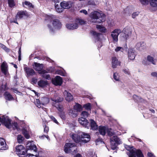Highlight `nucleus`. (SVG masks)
Returning <instances> with one entry per match:
<instances>
[{
	"label": "nucleus",
	"mask_w": 157,
	"mask_h": 157,
	"mask_svg": "<svg viewBox=\"0 0 157 157\" xmlns=\"http://www.w3.org/2000/svg\"><path fill=\"white\" fill-rule=\"evenodd\" d=\"M8 3L9 6L11 7L15 6L14 2L13 0H8Z\"/></svg>",
	"instance_id": "nucleus-48"
},
{
	"label": "nucleus",
	"mask_w": 157,
	"mask_h": 157,
	"mask_svg": "<svg viewBox=\"0 0 157 157\" xmlns=\"http://www.w3.org/2000/svg\"><path fill=\"white\" fill-rule=\"evenodd\" d=\"M147 59L148 61L151 62L153 64L156 65V60L153 57L150 56H148L147 57Z\"/></svg>",
	"instance_id": "nucleus-32"
},
{
	"label": "nucleus",
	"mask_w": 157,
	"mask_h": 157,
	"mask_svg": "<svg viewBox=\"0 0 157 157\" xmlns=\"http://www.w3.org/2000/svg\"><path fill=\"white\" fill-rule=\"evenodd\" d=\"M49 102L48 98L43 97L41 98V100L39 99H36L35 102L37 105V106L39 108L41 107V105H44L48 104Z\"/></svg>",
	"instance_id": "nucleus-10"
},
{
	"label": "nucleus",
	"mask_w": 157,
	"mask_h": 157,
	"mask_svg": "<svg viewBox=\"0 0 157 157\" xmlns=\"http://www.w3.org/2000/svg\"><path fill=\"white\" fill-rule=\"evenodd\" d=\"M121 33V30L119 29H116L111 32V35L114 41L117 42L118 41V36Z\"/></svg>",
	"instance_id": "nucleus-11"
},
{
	"label": "nucleus",
	"mask_w": 157,
	"mask_h": 157,
	"mask_svg": "<svg viewBox=\"0 0 157 157\" xmlns=\"http://www.w3.org/2000/svg\"><path fill=\"white\" fill-rule=\"evenodd\" d=\"M23 6L25 7V5L27 6V7L29 8H33V6L32 4L29 2L28 1H25L24 3H23Z\"/></svg>",
	"instance_id": "nucleus-41"
},
{
	"label": "nucleus",
	"mask_w": 157,
	"mask_h": 157,
	"mask_svg": "<svg viewBox=\"0 0 157 157\" xmlns=\"http://www.w3.org/2000/svg\"><path fill=\"white\" fill-rule=\"evenodd\" d=\"M55 107L57 108L58 110L60 112L59 116L61 118L64 120L65 119V115L64 112H63V108L62 105L56 104Z\"/></svg>",
	"instance_id": "nucleus-12"
},
{
	"label": "nucleus",
	"mask_w": 157,
	"mask_h": 157,
	"mask_svg": "<svg viewBox=\"0 0 157 157\" xmlns=\"http://www.w3.org/2000/svg\"><path fill=\"white\" fill-rule=\"evenodd\" d=\"M27 150H33L36 152L37 151V148L36 146L34 144L33 141H28L26 144Z\"/></svg>",
	"instance_id": "nucleus-13"
},
{
	"label": "nucleus",
	"mask_w": 157,
	"mask_h": 157,
	"mask_svg": "<svg viewBox=\"0 0 157 157\" xmlns=\"http://www.w3.org/2000/svg\"><path fill=\"white\" fill-rule=\"evenodd\" d=\"M10 121H11V120L10 119ZM11 126L10 128H11V126L14 129H17V124L16 122H14L13 123L11 124Z\"/></svg>",
	"instance_id": "nucleus-45"
},
{
	"label": "nucleus",
	"mask_w": 157,
	"mask_h": 157,
	"mask_svg": "<svg viewBox=\"0 0 157 157\" xmlns=\"http://www.w3.org/2000/svg\"><path fill=\"white\" fill-rule=\"evenodd\" d=\"M55 7L56 11L58 13L62 12L63 11V8L58 4H55Z\"/></svg>",
	"instance_id": "nucleus-38"
},
{
	"label": "nucleus",
	"mask_w": 157,
	"mask_h": 157,
	"mask_svg": "<svg viewBox=\"0 0 157 157\" xmlns=\"http://www.w3.org/2000/svg\"><path fill=\"white\" fill-rule=\"evenodd\" d=\"M50 118L56 123L58 124V122L57 121L56 119L53 116H51L50 117Z\"/></svg>",
	"instance_id": "nucleus-53"
},
{
	"label": "nucleus",
	"mask_w": 157,
	"mask_h": 157,
	"mask_svg": "<svg viewBox=\"0 0 157 157\" xmlns=\"http://www.w3.org/2000/svg\"><path fill=\"white\" fill-rule=\"evenodd\" d=\"M113 78L116 81H118L120 80V77L119 74L117 73H114L113 75Z\"/></svg>",
	"instance_id": "nucleus-42"
},
{
	"label": "nucleus",
	"mask_w": 157,
	"mask_h": 157,
	"mask_svg": "<svg viewBox=\"0 0 157 157\" xmlns=\"http://www.w3.org/2000/svg\"><path fill=\"white\" fill-rule=\"evenodd\" d=\"M44 67L43 64L34 63L33 68L34 69L37 71H38L39 74L41 75L42 77L47 79H50V77L49 74H46L48 73L52 72L54 71L53 68H51V70H47V71L45 70H42Z\"/></svg>",
	"instance_id": "nucleus-2"
},
{
	"label": "nucleus",
	"mask_w": 157,
	"mask_h": 157,
	"mask_svg": "<svg viewBox=\"0 0 157 157\" xmlns=\"http://www.w3.org/2000/svg\"><path fill=\"white\" fill-rule=\"evenodd\" d=\"M70 114L73 117H75L78 115L77 111H75L72 109H70L69 111Z\"/></svg>",
	"instance_id": "nucleus-40"
},
{
	"label": "nucleus",
	"mask_w": 157,
	"mask_h": 157,
	"mask_svg": "<svg viewBox=\"0 0 157 157\" xmlns=\"http://www.w3.org/2000/svg\"><path fill=\"white\" fill-rule=\"evenodd\" d=\"M39 137H40V138L41 139H43L45 137H46L47 139L48 140L49 138L48 136V135L46 136V135H43L41 136H40Z\"/></svg>",
	"instance_id": "nucleus-60"
},
{
	"label": "nucleus",
	"mask_w": 157,
	"mask_h": 157,
	"mask_svg": "<svg viewBox=\"0 0 157 157\" xmlns=\"http://www.w3.org/2000/svg\"><path fill=\"white\" fill-rule=\"evenodd\" d=\"M138 12H135L133 13L132 15V17L133 18H135L136 16H137L139 14Z\"/></svg>",
	"instance_id": "nucleus-56"
},
{
	"label": "nucleus",
	"mask_w": 157,
	"mask_h": 157,
	"mask_svg": "<svg viewBox=\"0 0 157 157\" xmlns=\"http://www.w3.org/2000/svg\"><path fill=\"white\" fill-rule=\"evenodd\" d=\"M38 84L39 86L44 87L47 85V82L46 81L41 80L38 82Z\"/></svg>",
	"instance_id": "nucleus-33"
},
{
	"label": "nucleus",
	"mask_w": 157,
	"mask_h": 157,
	"mask_svg": "<svg viewBox=\"0 0 157 157\" xmlns=\"http://www.w3.org/2000/svg\"><path fill=\"white\" fill-rule=\"evenodd\" d=\"M29 130L28 128H24L22 130V133L24 135L25 138L27 139H29L30 137Z\"/></svg>",
	"instance_id": "nucleus-28"
},
{
	"label": "nucleus",
	"mask_w": 157,
	"mask_h": 157,
	"mask_svg": "<svg viewBox=\"0 0 157 157\" xmlns=\"http://www.w3.org/2000/svg\"><path fill=\"white\" fill-rule=\"evenodd\" d=\"M7 148L5 140L3 138H0V150H5Z\"/></svg>",
	"instance_id": "nucleus-20"
},
{
	"label": "nucleus",
	"mask_w": 157,
	"mask_h": 157,
	"mask_svg": "<svg viewBox=\"0 0 157 157\" xmlns=\"http://www.w3.org/2000/svg\"><path fill=\"white\" fill-rule=\"evenodd\" d=\"M74 157H82V156L80 154H77Z\"/></svg>",
	"instance_id": "nucleus-64"
},
{
	"label": "nucleus",
	"mask_w": 157,
	"mask_h": 157,
	"mask_svg": "<svg viewBox=\"0 0 157 157\" xmlns=\"http://www.w3.org/2000/svg\"><path fill=\"white\" fill-rule=\"evenodd\" d=\"M75 22L77 24H78L80 25L85 24L86 23V21H84L83 19L80 18L77 19L75 21Z\"/></svg>",
	"instance_id": "nucleus-36"
},
{
	"label": "nucleus",
	"mask_w": 157,
	"mask_h": 157,
	"mask_svg": "<svg viewBox=\"0 0 157 157\" xmlns=\"http://www.w3.org/2000/svg\"><path fill=\"white\" fill-rule=\"evenodd\" d=\"M125 149L129 151L127 153L129 157H136L137 156L138 157H144L141 151L139 150H136L132 146L124 145Z\"/></svg>",
	"instance_id": "nucleus-3"
},
{
	"label": "nucleus",
	"mask_w": 157,
	"mask_h": 157,
	"mask_svg": "<svg viewBox=\"0 0 157 157\" xmlns=\"http://www.w3.org/2000/svg\"><path fill=\"white\" fill-rule=\"evenodd\" d=\"M110 141H113L118 144H120L122 143V141L117 136H114L112 138L110 139Z\"/></svg>",
	"instance_id": "nucleus-30"
},
{
	"label": "nucleus",
	"mask_w": 157,
	"mask_h": 157,
	"mask_svg": "<svg viewBox=\"0 0 157 157\" xmlns=\"http://www.w3.org/2000/svg\"><path fill=\"white\" fill-rule=\"evenodd\" d=\"M49 130V128L48 127H47L46 125L44 126V132L47 133Z\"/></svg>",
	"instance_id": "nucleus-57"
},
{
	"label": "nucleus",
	"mask_w": 157,
	"mask_h": 157,
	"mask_svg": "<svg viewBox=\"0 0 157 157\" xmlns=\"http://www.w3.org/2000/svg\"><path fill=\"white\" fill-rule=\"evenodd\" d=\"M142 4L143 5H146L149 3L148 0H139Z\"/></svg>",
	"instance_id": "nucleus-49"
},
{
	"label": "nucleus",
	"mask_w": 157,
	"mask_h": 157,
	"mask_svg": "<svg viewBox=\"0 0 157 157\" xmlns=\"http://www.w3.org/2000/svg\"><path fill=\"white\" fill-rule=\"evenodd\" d=\"M98 130L100 134L104 136L105 134L107 129L105 126H100L98 128Z\"/></svg>",
	"instance_id": "nucleus-26"
},
{
	"label": "nucleus",
	"mask_w": 157,
	"mask_h": 157,
	"mask_svg": "<svg viewBox=\"0 0 157 157\" xmlns=\"http://www.w3.org/2000/svg\"><path fill=\"white\" fill-rule=\"evenodd\" d=\"M121 49H122V50H123V48H122L121 47H117L115 49V51L117 52H118V51H119Z\"/></svg>",
	"instance_id": "nucleus-61"
},
{
	"label": "nucleus",
	"mask_w": 157,
	"mask_h": 157,
	"mask_svg": "<svg viewBox=\"0 0 157 157\" xmlns=\"http://www.w3.org/2000/svg\"><path fill=\"white\" fill-rule=\"evenodd\" d=\"M110 142L111 149L113 150H115L117 147V145L118 144L117 143L113 141L110 140Z\"/></svg>",
	"instance_id": "nucleus-37"
},
{
	"label": "nucleus",
	"mask_w": 157,
	"mask_h": 157,
	"mask_svg": "<svg viewBox=\"0 0 157 157\" xmlns=\"http://www.w3.org/2000/svg\"><path fill=\"white\" fill-rule=\"evenodd\" d=\"M145 44L143 42L138 43L136 45V48L140 51L143 50L145 48Z\"/></svg>",
	"instance_id": "nucleus-27"
},
{
	"label": "nucleus",
	"mask_w": 157,
	"mask_h": 157,
	"mask_svg": "<svg viewBox=\"0 0 157 157\" xmlns=\"http://www.w3.org/2000/svg\"><path fill=\"white\" fill-rule=\"evenodd\" d=\"M121 62L118 61L116 57H113L112 59V67L113 68H116L118 65H120Z\"/></svg>",
	"instance_id": "nucleus-19"
},
{
	"label": "nucleus",
	"mask_w": 157,
	"mask_h": 157,
	"mask_svg": "<svg viewBox=\"0 0 157 157\" xmlns=\"http://www.w3.org/2000/svg\"><path fill=\"white\" fill-rule=\"evenodd\" d=\"M151 75L152 76L157 77V72H153L151 73Z\"/></svg>",
	"instance_id": "nucleus-62"
},
{
	"label": "nucleus",
	"mask_w": 157,
	"mask_h": 157,
	"mask_svg": "<svg viewBox=\"0 0 157 157\" xmlns=\"http://www.w3.org/2000/svg\"><path fill=\"white\" fill-rule=\"evenodd\" d=\"M56 74L60 75L63 76H65V73L60 71V70H57L56 71Z\"/></svg>",
	"instance_id": "nucleus-50"
},
{
	"label": "nucleus",
	"mask_w": 157,
	"mask_h": 157,
	"mask_svg": "<svg viewBox=\"0 0 157 157\" xmlns=\"http://www.w3.org/2000/svg\"><path fill=\"white\" fill-rule=\"evenodd\" d=\"M60 6L63 9H68L71 7L73 5V3L71 1H63L60 3Z\"/></svg>",
	"instance_id": "nucleus-16"
},
{
	"label": "nucleus",
	"mask_w": 157,
	"mask_h": 157,
	"mask_svg": "<svg viewBox=\"0 0 157 157\" xmlns=\"http://www.w3.org/2000/svg\"><path fill=\"white\" fill-rule=\"evenodd\" d=\"M28 157H37V154H33L28 153Z\"/></svg>",
	"instance_id": "nucleus-54"
},
{
	"label": "nucleus",
	"mask_w": 157,
	"mask_h": 157,
	"mask_svg": "<svg viewBox=\"0 0 157 157\" xmlns=\"http://www.w3.org/2000/svg\"><path fill=\"white\" fill-rule=\"evenodd\" d=\"M52 83L56 86H61L63 82L62 79L60 76H57L52 80Z\"/></svg>",
	"instance_id": "nucleus-15"
},
{
	"label": "nucleus",
	"mask_w": 157,
	"mask_h": 157,
	"mask_svg": "<svg viewBox=\"0 0 157 157\" xmlns=\"http://www.w3.org/2000/svg\"><path fill=\"white\" fill-rule=\"evenodd\" d=\"M71 136L74 141L77 143L81 142L86 143L88 142L90 139V136L89 134L82 132L73 134L71 135Z\"/></svg>",
	"instance_id": "nucleus-1"
},
{
	"label": "nucleus",
	"mask_w": 157,
	"mask_h": 157,
	"mask_svg": "<svg viewBox=\"0 0 157 157\" xmlns=\"http://www.w3.org/2000/svg\"><path fill=\"white\" fill-rule=\"evenodd\" d=\"M96 28L98 29H99L100 31L101 32L105 33L106 31V29L105 28L100 25H97L96 26Z\"/></svg>",
	"instance_id": "nucleus-35"
},
{
	"label": "nucleus",
	"mask_w": 157,
	"mask_h": 157,
	"mask_svg": "<svg viewBox=\"0 0 157 157\" xmlns=\"http://www.w3.org/2000/svg\"><path fill=\"white\" fill-rule=\"evenodd\" d=\"M109 25L111 27H112L114 25V21H109L108 22Z\"/></svg>",
	"instance_id": "nucleus-58"
},
{
	"label": "nucleus",
	"mask_w": 157,
	"mask_h": 157,
	"mask_svg": "<svg viewBox=\"0 0 157 157\" xmlns=\"http://www.w3.org/2000/svg\"><path fill=\"white\" fill-rule=\"evenodd\" d=\"M83 107L87 110H90L91 109V104L90 103L85 104L84 105Z\"/></svg>",
	"instance_id": "nucleus-47"
},
{
	"label": "nucleus",
	"mask_w": 157,
	"mask_h": 157,
	"mask_svg": "<svg viewBox=\"0 0 157 157\" xmlns=\"http://www.w3.org/2000/svg\"><path fill=\"white\" fill-rule=\"evenodd\" d=\"M81 13H83L85 15H87L88 14L87 12L85 10H82L79 11Z\"/></svg>",
	"instance_id": "nucleus-59"
},
{
	"label": "nucleus",
	"mask_w": 157,
	"mask_h": 157,
	"mask_svg": "<svg viewBox=\"0 0 157 157\" xmlns=\"http://www.w3.org/2000/svg\"><path fill=\"white\" fill-rule=\"evenodd\" d=\"M77 147L75 144L71 143H67L64 146V150L65 152L68 153L73 152L75 153Z\"/></svg>",
	"instance_id": "nucleus-6"
},
{
	"label": "nucleus",
	"mask_w": 157,
	"mask_h": 157,
	"mask_svg": "<svg viewBox=\"0 0 157 157\" xmlns=\"http://www.w3.org/2000/svg\"><path fill=\"white\" fill-rule=\"evenodd\" d=\"M61 26V23L58 19H55L52 22H50L48 25V28L51 33H53L56 29H59Z\"/></svg>",
	"instance_id": "nucleus-5"
},
{
	"label": "nucleus",
	"mask_w": 157,
	"mask_h": 157,
	"mask_svg": "<svg viewBox=\"0 0 157 157\" xmlns=\"http://www.w3.org/2000/svg\"><path fill=\"white\" fill-rule=\"evenodd\" d=\"M115 132L111 129L109 130L108 131V134L109 136H111L115 134Z\"/></svg>",
	"instance_id": "nucleus-51"
},
{
	"label": "nucleus",
	"mask_w": 157,
	"mask_h": 157,
	"mask_svg": "<svg viewBox=\"0 0 157 157\" xmlns=\"http://www.w3.org/2000/svg\"><path fill=\"white\" fill-rule=\"evenodd\" d=\"M28 16V14L25 11H20L17 13L16 18L13 20H10L11 22H13L18 24V22L17 21V19H21L27 17Z\"/></svg>",
	"instance_id": "nucleus-7"
},
{
	"label": "nucleus",
	"mask_w": 157,
	"mask_h": 157,
	"mask_svg": "<svg viewBox=\"0 0 157 157\" xmlns=\"http://www.w3.org/2000/svg\"><path fill=\"white\" fill-rule=\"evenodd\" d=\"M94 36V37L97 40H99L100 38V36L101 35V33H97L94 31H91L90 32Z\"/></svg>",
	"instance_id": "nucleus-31"
},
{
	"label": "nucleus",
	"mask_w": 157,
	"mask_h": 157,
	"mask_svg": "<svg viewBox=\"0 0 157 157\" xmlns=\"http://www.w3.org/2000/svg\"><path fill=\"white\" fill-rule=\"evenodd\" d=\"M90 121L91 129L94 130H95L97 129L98 128V125L94 120L90 119Z\"/></svg>",
	"instance_id": "nucleus-25"
},
{
	"label": "nucleus",
	"mask_w": 157,
	"mask_h": 157,
	"mask_svg": "<svg viewBox=\"0 0 157 157\" xmlns=\"http://www.w3.org/2000/svg\"><path fill=\"white\" fill-rule=\"evenodd\" d=\"M17 139L18 142L19 143H20L22 142L24 138L21 135H19L17 136Z\"/></svg>",
	"instance_id": "nucleus-44"
},
{
	"label": "nucleus",
	"mask_w": 157,
	"mask_h": 157,
	"mask_svg": "<svg viewBox=\"0 0 157 157\" xmlns=\"http://www.w3.org/2000/svg\"><path fill=\"white\" fill-rule=\"evenodd\" d=\"M66 28L70 30H73L77 29L78 27V25L75 23H69L66 24Z\"/></svg>",
	"instance_id": "nucleus-21"
},
{
	"label": "nucleus",
	"mask_w": 157,
	"mask_h": 157,
	"mask_svg": "<svg viewBox=\"0 0 157 157\" xmlns=\"http://www.w3.org/2000/svg\"><path fill=\"white\" fill-rule=\"evenodd\" d=\"M78 121L79 123L83 127L87 128H88L90 127V124L86 119L81 117L79 118Z\"/></svg>",
	"instance_id": "nucleus-14"
},
{
	"label": "nucleus",
	"mask_w": 157,
	"mask_h": 157,
	"mask_svg": "<svg viewBox=\"0 0 157 157\" xmlns=\"http://www.w3.org/2000/svg\"><path fill=\"white\" fill-rule=\"evenodd\" d=\"M24 70L28 76L32 75L35 74V71L33 69L26 67L24 68Z\"/></svg>",
	"instance_id": "nucleus-22"
},
{
	"label": "nucleus",
	"mask_w": 157,
	"mask_h": 157,
	"mask_svg": "<svg viewBox=\"0 0 157 157\" xmlns=\"http://www.w3.org/2000/svg\"><path fill=\"white\" fill-rule=\"evenodd\" d=\"M63 94L65 97L66 100L68 101H70L73 100V97L71 94L66 90L63 92Z\"/></svg>",
	"instance_id": "nucleus-18"
},
{
	"label": "nucleus",
	"mask_w": 157,
	"mask_h": 157,
	"mask_svg": "<svg viewBox=\"0 0 157 157\" xmlns=\"http://www.w3.org/2000/svg\"><path fill=\"white\" fill-rule=\"evenodd\" d=\"M52 100L54 102L53 103V105L55 106L56 104L61 105L59 102H61L63 100V98L62 97H58L56 99V98H52Z\"/></svg>",
	"instance_id": "nucleus-24"
},
{
	"label": "nucleus",
	"mask_w": 157,
	"mask_h": 157,
	"mask_svg": "<svg viewBox=\"0 0 157 157\" xmlns=\"http://www.w3.org/2000/svg\"><path fill=\"white\" fill-rule=\"evenodd\" d=\"M74 109L77 112H80L82 110V107L80 104L77 103L74 106Z\"/></svg>",
	"instance_id": "nucleus-34"
},
{
	"label": "nucleus",
	"mask_w": 157,
	"mask_h": 157,
	"mask_svg": "<svg viewBox=\"0 0 157 157\" xmlns=\"http://www.w3.org/2000/svg\"><path fill=\"white\" fill-rule=\"evenodd\" d=\"M90 17L92 19L96 20L95 22L97 23L103 22L105 19V16L104 13L97 11L91 12L90 15Z\"/></svg>",
	"instance_id": "nucleus-4"
},
{
	"label": "nucleus",
	"mask_w": 157,
	"mask_h": 157,
	"mask_svg": "<svg viewBox=\"0 0 157 157\" xmlns=\"http://www.w3.org/2000/svg\"><path fill=\"white\" fill-rule=\"evenodd\" d=\"M4 97L6 100L11 101L13 99V97L8 92H6L4 94Z\"/></svg>",
	"instance_id": "nucleus-29"
},
{
	"label": "nucleus",
	"mask_w": 157,
	"mask_h": 157,
	"mask_svg": "<svg viewBox=\"0 0 157 157\" xmlns=\"http://www.w3.org/2000/svg\"><path fill=\"white\" fill-rule=\"evenodd\" d=\"M0 47L3 48L5 51L7 52H9L10 51V49L7 48L5 45L0 43Z\"/></svg>",
	"instance_id": "nucleus-46"
},
{
	"label": "nucleus",
	"mask_w": 157,
	"mask_h": 157,
	"mask_svg": "<svg viewBox=\"0 0 157 157\" xmlns=\"http://www.w3.org/2000/svg\"><path fill=\"white\" fill-rule=\"evenodd\" d=\"M1 68L2 73L5 75H6L8 73L7 66L6 63L5 62H3L2 64Z\"/></svg>",
	"instance_id": "nucleus-23"
},
{
	"label": "nucleus",
	"mask_w": 157,
	"mask_h": 157,
	"mask_svg": "<svg viewBox=\"0 0 157 157\" xmlns=\"http://www.w3.org/2000/svg\"><path fill=\"white\" fill-rule=\"evenodd\" d=\"M128 58L130 60H133L135 57V51L133 49H129L128 53Z\"/></svg>",
	"instance_id": "nucleus-17"
},
{
	"label": "nucleus",
	"mask_w": 157,
	"mask_h": 157,
	"mask_svg": "<svg viewBox=\"0 0 157 157\" xmlns=\"http://www.w3.org/2000/svg\"><path fill=\"white\" fill-rule=\"evenodd\" d=\"M121 40L125 41L128 38L129 36L131 34L132 32L131 30L128 29V27H125L123 29L122 32L121 31Z\"/></svg>",
	"instance_id": "nucleus-9"
},
{
	"label": "nucleus",
	"mask_w": 157,
	"mask_h": 157,
	"mask_svg": "<svg viewBox=\"0 0 157 157\" xmlns=\"http://www.w3.org/2000/svg\"><path fill=\"white\" fill-rule=\"evenodd\" d=\"M147 155L149 157H155L154 155L151 153H148Z\"/></svg>",
	"instance_id": "nucleus-63"
},
{
	"label": "nucleus",
	"mask_w": 157,
	"mask_h": 157,
	"mask_svg": "<svg viewBox=\"0 0 157 157\" xmlns=\"http://www.w3.org/2000/svg\"><path fill=\"white\" fill-rule=\"evenodd\" d=\"M89 113L86 111H82V112L81 115V117H82L85 118L89 116Z\"/></svg>",
	"instance_id": "nucleus-43"
},
{
	"label": "nucleus",
	"mask_w": 157,
	"mask_h": 157,
	"mask_svg": "<svg viewBox=\"0 0 157 157\" xmlns=\"http://www.w3.org/2000/svg\"><path fill=\"white\" fill-rule=\"evenodd\" d=\"M123 71L126 74L129 75L130 74L128 70L127 69H124L123 70Z\"/></svg>",
	"instance_id": "nucleus-55"
},
{
	"label": "nucleus",
	"mask_w": 157,
	"mask_h": 157,
	"mask_svg": "<svg viewBox=\"0 0 157 157\" xmlns=\"http://www.w3.org/2000/svg\"><path fill=\"white\" fill-rule=\"evenodd\" d=\"M151 6L153 7H157V0H149Z\"/></svg>",
	"instance_id": "nucleus-39"
},
{
	"label": "nucleus",
	"mask_w": 157,
	"mask_h": 157,
	"mask_svg": "<svg viewBox=\"0 0 157 157\" xmlns=\"http://www.w3.org/2000/svg\"><path fill=\"white\" fill-rule=\"evenodd\" d=\"M16 150L17 154L21 157H25V155L28 154L27 151L22 145H19L16 146Z\"/></svg>",
	"instance_id": "nucleus-8"
},
{
	"label": "nucleus",
	"mask_w": 157,
	"mask_h": 157,
	"mask_svg": "<svg viewBox=\"0 0 157 157\" xmlns=\"http://www.w3.org/2000/svg\"><path fill=\"white\" fill-rule=\"evenodd\" d=\"M87 4L88 5L90 6H94L95 5L94 2L92 0H90L89 1H88Z\"/></svg>",
	"instance_id": "nucleus-52"
}]
</instances>
